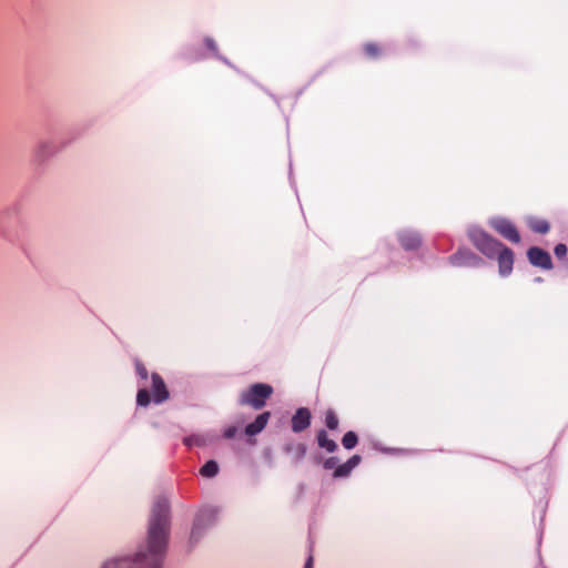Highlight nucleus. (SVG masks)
<instances>
[{
	"label": "nucleus",
	"instance_id": "f257e3e1",
	"mask_svg": "<svg viewBox=\"0 0 568 568\" xmlns=\"http://www.w3.org/2000/svg\"><path fill=\"white\" fill-rule=\"evenodd\" d=\"M169 535V505L166 500H158L152 508L148 545L145 551H139L135 562L140 568H161L166 549Z\"/></svg>",
	"mask_w": 568,
	"mask_h": 568
},
{
	"label": "nucleus",
	"instance_id": "f03ea898",
	"mask_svg": "<svg viewBox=\"0 0 568 568\" xmlns=\"http://www.w3.org/2000/svg\"><path fill=\"white\" fill-rule=\"evenodd\" d=\"M272 394L273 387L271 385L256 383L240 394L239 404L242 406H251L257 410L265 406L266 400Z\"/></svg>",
	"mask_w": 568,
	"mask_h": 568
},
{
	"label": "nucleus",
	"instance_id": "7ed1b4c3",
	"mask_svg": "<svg viewBox=\"0 0 568 568\" xmlns=\"http://www.w3.org/2000/svg\"><path fill=\"white\" fill-rule=\"evenodd\" d=\"M471 244L487 258H495L504 244L480 229H471L468 232Z\"/></svg>",
	"mask_w": 568,
	"mask_h": 568
},
{
	"label": "nucleus",
	"instance_id": "20e7f679",
	"mask_svg": "<svg viewBox=\"0 0 568 568\" xmlns=\"http://www.w3.org/2000/svg\"><path fill=\"white\" fill-rule=\"evenodd\" d=\"M489 224L505 240L515 244L520 242V234L516 225L510 220L505 217H494L490 220Z\"/></svg>",
	"mask_w": 568,
	"mask_h": 568
},
{
	"label": "nucleus",
	"instance_id": "39448f33",
	"mask_svg": "<svg viewBox=\"0 0 568 568\" xmlns=\"http://www.w3.org/2000/svg\"><path fill=\"white\" fill-rule=\"evenodd\" d=\"M527 257L531 265L542 270H551L552 262L549 253L540 247L532 246L527 251Z\"/></svg>",
	"mask_w": 568,
	"mask_h": 568
},
{
	"label": "nucleus",
	"instance_id": "423d86ee",
	"mask_svg": "<svg viewBox=\"0 0 568 568\" xmlns=\"http://www.w3.org/2000/svg\"><path fill=\"white\" fill-rule=\"evenodd\" d=\"M500 276H508L514 267V252L506 245L496 254Z\"/></svg>",
	"mask_w": 568,
	"mask_h": 568
},
{
	"label": "nucleus",
	"instance_id": "0eeeda50",
	"mask_svg": "<svg viewBox=\"0 0 568 568\" xmlns=\"http://www.w3.org/2000/svg\"><path fill=\"white\" fill-rule=\"evenodd\" d=\"M312 414L308 408L300 407L292 416L291 426L294 433H302L311 425Z\"/></svg>",
	"mask_w": 568,
	"mask_h": 568
},
{
	"label": "nucleus",
	"instance_id": "6e6552de",
	"mask_svg": "<svg viewBox=\"0 0 568 568\" xmlns=\"http://www.w3.org/2000/svg\"><path fill=\"white\" fill-rule=\"evenodd\" d=\"M283 452L290 456L292 464H298L305 457L307 446L301 442L288 440L283 445Z\"/></svg>",
	"mask_w": 568,
	"mask_h": 568
},
{
	"label": "nucleus",
	"instance_id": "1a4fd4ad",
	"mask_svg": "<svg viewBox=\"0 0 568 568\" xmlns=\"http://www.w3.org/2000/svg\"><path fill=\"white\" fill-rule=\"evenodd\" d=\"M151 379L153 400L158 404L163 403L169 398V390L163 378L158 373H152Z\"/></svg>",
	"mask_w": 568,
	"mask_h": 568
},
{
	"label": "nucleus",
	"instance_id": "9d476101",
	"mask_svg": "<svg viewBox=\"0 0 568 568\" xmlns=\"http://www.w3.org/2000/svg\"><path fill=\"white\" fill-rule=\"evenodd\" d=\"M270 417H271L270 412H264V413L260 414L253 423H250L245 427V434L248 436H254V435L261 433L266 427V425L270 420Z\"/></svg>",
	"mask_w": 568,
	"mask_h": 568
},
{
	"label": "nucleus",
	"instance_id": "9b49d317",
	"mask_svg": "<svg viewBox=\"0 0 568 568\" xmlns=\"http://www.w3.org/2000/svg\"><path fill=\"white\" fill-rule=\"evenodd\" d=\"M399 242L405 250L414 251L420 246L422 239L415 232H404L399 235Z\"/></svg>",
	"mask_w": 568,
	"mask_h": 568
},
{
	"label": "nucleus",
	"instance_id": "f8f14e48",
	"mask_svg": "<svg viewBox=\"0 0 568 568\" xmlns=\"http://www.w3.org/2000/svg\"><path fill=\"white\" fill-rule=\"evenodd\" d=\"M362 458L359 455H353L346 463L337 466L334 470V477H346L351 474V471L359 465Z\"/></svg>",
	"mask_w": 568,
	"mask_h": 568
},
{
	"label": "nucleus",
	"instance_id": "ddd939ff",
	"mask_svg": "<svg viewBox=\"0 0 568 568\" xmlns=\"http://www.w3.org/2000/svg\"><path fill=\"white\" fill-rule=\"evenodd\" d=\"M317 445L328 453H333L337 449V444L328 438L326 430L321 429L316 434Z\"/></svg>",
	"mask_w": 568,
	"mask_h": 568
},
{
	"label": "nucleus",
	"instance_id": "4468645a",
	"mask_svg": "<svg viewBox=\"0 0 568 568\" xmlns=\"http://www.w3.org/2000/svg\"><path fill=\"white\" fill-rule=\"evenodd\" d=\"M527 224L532 232L538 234H546L550 230L548 221L539 217H529Z\"/></svg>",
	"mask_w": 568,
	"mask_h": 568
},
{
	"label": "nucleus",
	"instance_id": "2eb2a0df",
	"mask_svg": "<svg viewBox=\"0 0 568 568\" xmlns=\"http://www.w3.org/2000/svg\"><path fill=\"white\" fill-rule=\"evenodd\" d=\"M219 473V465L215 460L206 462L200 469V474L203 477L212 478L215 477Z\"/></svg>",
	"mask_w": 568,
	"mask_h": 568
},
{
	"label": "nucleus",
	"instance_id": "dca6fc26",
	"mask_svg": "<svg viewBox=\"0 0 568 568\" xmlns=\"http://www.w3.org/2000/svg\"><path fill=\"white\" fill-rule=\"evenodd\" d=\"M363 51L369 59H377L382 55V48L378 43L367 42L363 45Z\"/></svg>",
	"mask_w": 568,
	"mask_h": 568
},
{
	"label": "nucleus",
	"instance_id": "f3484780",
	"mask_svg": "<svg viewBox=\"0 0 568 568\" xmlns=\"http://www.w3.org/2000/svg\"><path fill=\"white\" fill-rule=\"evenodd\" d=\"M338 424H339V420H338V417L335 414V412L333 409L326 410V413H325L326 427L331 430H335V429H337Z\"/></svg>",
	"mask_w": 568,
	"mask_h": 568
},
{
	"label": "nucleus",
	"instance_id": "a211bd4d",
	"mask_svg": "<svg viewBox=\"0 0 568 568\" xmlns=\"http://www.w3.org/2000/svg\"><path fill=\"white\" fill-rule=\"evenodd\" d=\"M358 443V437L356 435L355 432L353 430H349L347 432L343 438H342V444L343 446L346 448V449H352L354 448Z\"/></svg>",
	"mask_w": 568,
	"mask_h": 568
},
{
	"label": "nucleus",
	"instance_id": "6ab92c4d",
	"mask_svg": "<svg viewBox=\"0 0 568 568\" xmlns=\"http://www.w3.org/2000/svg\"><path fill=\"white\" fill-rule=\"evenodd\" d=\"M184 444L187 447H192V446L202 447V446L206 445V438L202 435H192V436L184 438Z\"/></svg>",
	"mask_w": 568,
	"mask_h": 568
},
{
	"label": "nucleus",
	"instance_id": "aec40b11",
	"mask_svg": "<svg viewBox=\"0 0 568 568\" xmlns=\"http://www.w3.org/2000/svg\"><path fill=\"white\" fill-rule=\"evenodd\" d=\"M476 256L470 251H458L456 254L452 255L450 262L455 265H460L462 260L466 258H475Z\"/></svg>",
	"mask_w": 568,
	"mask_h": 568
},
{
	"label": "nucleus",
	"instance_id": "412c9836",
	"mask_svg": "<svg viewBox=\"0 0 568 568\" xmlns=\"http://www.w3.org/2000/svg\"><path fill=\"white\" fill-rule=\"evenodd\" d=\"M150 402H151V396H150L149 390L145 388L139 389V392L136 394L138 405L145 407L150 404Z\"/></svg>",
	"mask_w": 568,
	"mask_h": 568
},
{
	"label": "nucleus",
	"instance_id": "4be33fe9",
	"mask_svg": "<svg viewBox=\"0 0 568 568\" xmlns=\"http://www.w3.org/2000/svg\"><path fill=\"white\" fill-rule=\"evenodd\" d=\"M202 535H203V528L201 525V519L199 518L194 523L192 531H191V537H190L191 542H196L201 538Z\"/></svg>",
	"mask_w": 568,
	"mask_h": 568
},
{
	"label": "nucleus",
	"instance_id": "5701e85b",
	"mask_svg": "<svg viewBox=\"0 0 568 568\" xmlns=\"http://www.w3.org/2000/svg\"><path fill=\"white\" fill-rule=\"evenodd\" d=\"M567 245L562 243L557 244L554 248V253L558 258H564L567 255Z\"/></svg>",
	"mask_w": 568,
	"mask_h": 568
},
{
	"label": "nucleus",
	"instance_id": "b1692460",
	"mask_svg": "<svg viewBox=\"0 0 568 568\" xmlns=\"http://www.w3.org/2000/svg\"><path fill=\"white\" fill-rule=\"evenodd\" d=\"M135 371H136V374L142 379H146L148 378V369H146V367L141 362H136L135 363Z\"/></svg>",
	"mask_w": 568,
	"mask_h": 568
},
{
	"label": "nucleus",
	"instance_id": "393cba45",
	"mask_svg": "<svg viewBox=\"0 0 568 568\" xmlns=\"http://www.w3.org/2000/svg\"><path fill=\"white\" fill-rule=\"evenodd\" d=\"M204 44L213 53L217 52V45H216L215 41L212 38H205Z\"/></svg>",
	"mask_w": 568,
	"mask_h": 568
},
{
	"label": "nucleus",
	"instance_id": "a878e982",
	"mask_svg": "<svg viewBox=\"0 0 568 568\" xmlns=\"http://www.w3.org/2000/svg\"><path fill=\"white\" fill-rule=\"evenodd\" d=\"M236 434H237V428L235 426H229L224 430V437L227 439L234 438L236 436Z\"/></svg>",
	"mask_w": 568,
	"mask_h": 568
},
{
	"label": "nucleus",
	"instance_id": "bb28decb",
	"mask_svg": "<svg viewBox=\"0 0 568 568\" xmlns=\"http://www.w3.org/2000/svg\"><path fill=\"white\" fill-rule=\"evenodd\" d=\"M336 464H337V458L329 457L324 462L323 466L325 469H333V468H335Z\"/></svg>",
	"mask_w": 568,
	"mask_h": 568
},
{
	"label": "nucleus",
	"instance_id": "cd10ccee",
	"mask_svg": "<svg viewBox=\"0 0 568 568\" xmlns=\"http://www.w3.org/2000/svg\"><path fill=\"white\" fill-rule=\"evenodd\" d=\"M313 566H314V557H313V555L311 554V555L308 556V558L306 559V562H305V565H304V568H313Z\"/></svg>",
	"mask_w": 568,
	"mask_h": 568
}]
</instances>
